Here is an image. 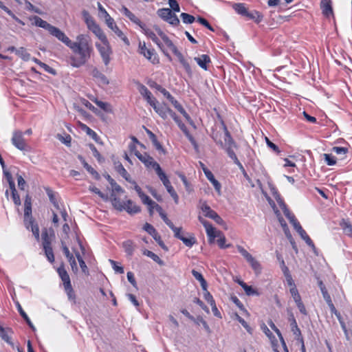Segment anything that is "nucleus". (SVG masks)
<instances>
[{
    "mask_svg": "<svg viewBox=\"0 0 352 352\" xmlns=\"http://www.w3.org/2000/svg\"><path fill=\"white\" fill-rule=\"evenodd\" d=\"M60 41L76 54L69 58V63L72 67H80L90 58L93 48L87 35L79 34L76 37V41L73 42L64 34Z\"/></svg>",
    "mask_w": 352,
    "mask_h": 352,
    "instance_id": "f257e3e1",
    "label": "nucleus"
},
{
    "mask_svg": "<svg viewBox=\"0 0 352 352\" xmlns=\"http://www.w3.org/2000/svg\"><path fill=\"white\" fill-rule=\"evenodd\" d=\"M223 134H219V133H214L212 135L213 140L223 148L227 153L228 155L233 160L234 163L238 166L245 177L248 178V175L243 166L242 164L238 160L234 149L237 148L236 142L232 139L227 126L223 124Z\"/></svg>",
    "mask_w": 352,
    "mask_h": 352,
    "instance_id": "f03ea898",
    "label": "nucleus"
},
{
    "mask_svg": "<svg viewBox=\"0 0 352 352\" xmlns=\"http://www.w3.org/2000/svg\"><path fill=\"white\" fill-rule=\"evenodd\" d=\"M162 40L164 42L166 45L173 52V53L177 57L179 61L184 67V69L188 74H192V69L190 64L184 58L182 54L177 50V47L173 44L172 41L166 34L162 38Z\"/></svg>",
    "mask_w": 352,
    "mask_h": 352,
    "instance_id": "7ed1b4c3",
    "label": "nucleus"
},
{
    "mask_svg": "<svg viewBox=\"0 0 352 352\" xmlns=\"http://www.w3.org/2000/svg\"><path fill=\"white\" fill-rule=\"evenodd\" d=\"M11 141L12 144L19 150L24 153L32 151L31 146L27 142L23 137V133L20 131H15L13 133Z\"/></svg>",
    "mask_w": 352,
    "mask_h": 352,
    "instance_id": "20e7f679",
    "label": "nucleus"
},
{
    "mask_svg": "<svg viewBox=\"0 0 352 352\" xmlns=\"http://www.w3.org/2000/svg\"><path fill=\"white\" fill-rule=\"evenodd\" d=\"M34 24L38 27L47 30L50 34L57 38L59 41L65 34L58 28L52 25L47 21L43 20L41 18L36 16H34Z\"/></svg>",
    "mask_w": 352,
    "mask_h": 352,
    "instance_id": "39448f33",
    "label": "nucleus"
},
{
    "mask_svg": "<svg viewBox=\"0 0 352 352\" xmlns=\"http://www.w3.org/2000/svg\"><path fill=\"white\" fill-rule=\"evenodd\" d=\"M96 47L98 50L100 55L105 66H107L111 61V56L113 51L109 41L102 43H96Z\"/></svg>",
    "mask_w": 352,
    "mask_h": 352,
    "instance_id": "423d86ee",
    "label": "nucleus"
},
{
    "mask_svg": "<svg viewBox=\"0 0 352 352\" xmlns=\"http://www.w3.org/2000/svg\"><path fill=\"white\" fill-rule=\"evenodd\" d=\"M157 15L164 21L173 26H177L180 21L177 15L170 8H161L157 12Z\"/></svg>",
    "mask_w": 352,
    "mask_h": 352,
    "instance_id": "0eeeda50",
    "label": "nucleus"
},
{
    "mask_svg": "<svg viewBox=\"0 0 352 352\" xmlns=\"http://www.w3.org/2000/svg\"><path fill=\"white\" fill-rule=\"evenodd\" d=\"M135 155L145 165L146 167H153L156 171L155 164H159L155 162L152 157H151L146 153L142 154L139 151H135Z\"/></svg>",
    "mask_w": 352,
    "mask_h": 352,
    "instance_id": "6e6552de",
    "label": "nucleus"
},
{
    "mask_svg": "<svg viewBox=\"0 0 352 352\" xmlns=\"http://www.w3.org/2000/svg\"><path fill=\"white\" fill-rule=\"evenodd\" d=\"M156 166V173L158 175L160 180L162 182L163 184L166 187L167 191L168 193L173 192L174 190L173 187L171 186V184L167 177L166 175L164 173V172L161 168L160 164H155Z\"/></svg>",
    "mask_w": 352,
    "mask_h": 352,
    "instance_id": "1a4fd4ad",
    "label": "nucleus"
},
{
    "mask_svg": "<svg viewBox=\"0 0 352 352\" xmlns=\"http://www.w3.org/2000/svg\"><path fill=\"white\" fill-rule=\"evenodd\" d=\"M107 26L112 30L115 34L119 36L126 44L129 45V39L125 36L124 33L118 28L117 25L115 23L113 18H109L106 21Z\"/></svg>",
    "mask_w": 352,
    "mask_h": 352,
    "instance_id": "9d476101",
    "label": "nucleus"
},
{
    "mask_svg": "<svg viewBox=\"0 0 352 352\" xmlns=\"http://www.w3.org/2000/svg\"><path fill=\"white\" fill-rule=\"evenodd\" d=\"M276 201L280 207V208L283 210V212L285 217L289 220L290 223L293 225V226L295 225V223H298V221L296 220L295 216L289 211V210L287 208L286 204L284 203V201L278 197V198H276Z\"/></svg>",
    "mask_w": 352,
    "mask_h": 352,
    "instance_id": "9b49d317",
    "label": "nucleus"
},
{
    "mask_svg": "<svg viewBox=\"0 0 352 352\" xmlns=\"http://www.w3.org/2000/svg\"><path fill=\"white\" fill-rule=\"evenodd\" d=\"M154 109L155 111L164 120H166L168 117L169 111L170 109L165 104H159L157 101L155 102V104L151 105Z\"/></svg>",
    "mask_w": 352,
    "mask_h": 352,
    "instance_id": "f8f14e48",
    "label": "nucleus"
},
{
    "mask_svg": "<svg viewBox=\"0 0 352 352\" xmlns=\"http://www.w3.org/2000/svg\"><path fill=\"white\" fill-rule=\"evenodd\" d=\"M138 90L140 94L146 100L147 102L151 106L155 104V102L157 101V100L152 96L151 92L145 85L140 84L138 86Z\"/></svg>",
    "mask_w": 352,
    "mask_h": 352,
    "instance_id": "ddd939ff",
    "label": "nucleus"
},
{
    "mask_svg": "<svg viewBox=\"0 0 352 352\" xmlns=\"http://www.w3.org/2000/svg\"><path fill=\"white\" fill-rule=\"evenodd\" d=\"M57 272L58 274L59 277L60 278L61 280L63 283L64 287H68L69 285H71V280L69 276L66 271L64 264L62 263L59 267L57 269Z\"/></svg>",
    "mask_w": 352,
    "mask_h": 352,
    "instance_id": "4468645a",
    "label": "nucleus"
},
{
    "mask_svg": "<svg viewBox=\"0 0 352 352\" xmlns=\"http://www.w3.org/2000/svg\"><path fill=\"white\" fill-rule=\"evenodd\" d=\"M289 321L290 322L291 330L293 334L295 336L296 340H301L302 338L300 329L298 328L296 320L292 313L290 314L289 317Z\"/></svg>",
    "mask_w": 352,
    "mask_h": 352,
    "instance_id": "2eb2a0df",
    "label": "nucleus"
},
{
    "mask_svg": "<svg viewBox=\"0 0 352 352\" xmlns=\"http://www.w3.org/2000/svg\"><path fill=\"white\" fill-rule=\"evenodd\" d=\"M204 174L206 178L212 184L215 190L217 192L219 195H221V184L214 178L212 173L209 169L204 168Z\"/></svg>",
    "mask_w": 352,
    "mask_h": 352,
    "instance_id": "dca6fc26",
    "label": "nucleus"
},
{
    "mask_svg": "<svg viewBox=\"0 0 352 352\" xmlns=\"http://www.w3.org/2000/svg\"><path fill=\"white\" fill-rule=\"evenodd\" d=\"M206 234L208 236V240L210 243H213L214 240L217 236H221L222 235V232L217 230L211 223L208 224V226L205 227Z\"/></svg>",
    "mask_w": 352,
    "mask_h": 352,
    "instance_id": "f3484780",
    "label": "nucleus"
},
{
    "mask_svg": "<svg viewBox=\"0 0 352 352\" xmlns=\"http://www.w3.org/2000/svg\"><path fill=\"white\" fill-rule=\"evenodd\" d=\"M199 208L204 212L206 217L212 219L217 212L212 210L206 201L200 200Z\"/></svg>",
    "mask_w": 352,
    "mask_h": 352,
    "instance_id": "a211bd4d",
    "label": "nucleus"
},
{
    "mask_svg": "<svg viewBox=\"0 0 352 352\" xmlns=\"http://www.w3.org/2000/svg\"><path fill=\"white\" fill-rule=\"evenodd\" d=\"M194 60L197 62L199 66L204 70L208 69V65L210 63V58L207 54H201L199 56L195 57Z\"/></svg>",
    "mask_w": 352,
    "mask_h": 352,
    "instance_id": "6ab92c4d",
    "label": "nucleus"
},
{
    "mask_svg": "<svg viewBox=\"0 0 352 352\" xmlns=\"http://www.w3.org/2000/svg\"><path fill=\"white\" fill-rule=\"evenodd\" d=\"M83 13H84V16H85V22H86L88 29L89 30H91L94 34V32H96L100 28L99 27V25L98 24H96L95 23L93 18H91L87 12L85 11Z\"/></svg>",
    "mask_w": 352,
    "mask_h": 352,
    "instance_id": "aec40b11",
    "label": "nucleus"
},
{
    "mask_svg": "<svg viewBox=\"0 0 352 352\" xmlns=\"http://www.w3.org/2000/svg\"><path fill=\"white\" fill-rule=\"evenodd\" d=\"M336 315V316L337 317L340 325H341V327L342 329V330L344 331V334H345V336L347 340H350L351 338H352V329H347L346 326V324L344 323L342 316H341V314L340 312L337 311L336 313L334 314Z\"/></svg>",
    "mask_w": 352,
    "mask_h": 352,
    "instance_id": "412c9836",
    "label": "nucleus"
},
{
    "mask_svg": "<svg viewBox=\"0 0 352 352\" xmlns=\"http://www.w3.org/2000/svg\"><path fill=\"white\" fill-rule=\"evenodd\" d=\"M124 210L129 214H137L140 212V207L137 206L131 200L129 199L126 201L124 205Z\"/></svg>",
    "mask_w": 352,
    "mask_h": 352,
    "instance_id": "4be33fe9",
    "label": "nucleus"
},
{
    "mask_svg": "<svg viewBox=\"0 0 352 352\" xmlns=\"http://www.w3.org/2000/svg\"><path fill=\"white\" fill-rule=\"evenodd\" d=\"M41 237H42V245H43V248H47L52 247V241L53 240V238L54 237V234L50 235L48 234L47 230H45L42 232Z\"/></svg>",
    "mask_w": 352,
    "mask_h": 352,
    "instance_id": "5701e85b",
    "label": "nucleus"
},
{
    "mask_svg": "<svg viewBox=\"0 0 352 352\" xmlns=\"http://www.w3.org/2000/svg\"><path fill=\"white\" fill-rule=\"evenodd\" d=\"M91 74L92 76L97 79L99 82L104 84L108 85L109 80L101 72H100L96 67H94L91 72Z\"/></svg>",
    "mask_w": 352,
    "mask_h": 352,
    "instance_id": "b1692460",
    "label": "nucleus"
},
{
    "mask_svg": "<svg viewBox=\"0 0 352 352\" xmlns=\"http://www.w3.org/2000/svg\"><path fill=\"white\" fill-rule=\"evenodd\" d=\"M122 12L128 17L132 22L140 26L142 22L133 14L127 8L123 6L121 10Z\"/></svg>",
    "mask_w": 352,
    "mask_h": 352,
    "instance_id": "393cba45",
    "label": "nucleus"
},
{
    "mask_svg": "<svg viewBox=\"0 0 352 352\" xmlns=\"http://www.w3.org/2000/svg\"><path fill=\"white\" fill-rule=\"evenodd\" d=\"M80 129L85 131L88 135L92 138V139L97 143L100 142V138L97 135V133L93 131L91 129H90L88 126H87L85 124L80 123Z\"/></svg>",
    "mask_w": 352,
    "mask_h": 352,
    "instance_id": "a878e982",
    "label": "nucleus"
},
{
    "mask_svg": "<svg viewBox=\"0 0 352 352\" xmlns=\"http://www.w3.org/2000/svg\"><path fill=\"white\" fill-rule=\"evenodd\" d=\"M147 60L151 63L155 65L159 63V58L153 49H148L146 52L142 54Z\"/></svg>",
    "mask_w": 352,
    "mask_h": 352,
    "instance_id": "bb28decb",
    "label": "nucleus"
},
{
    "mask_svg": "<svg viewBox=\"0 0 352 352\" xmlns=\"http://www.w3.org/2000/svg\"><path fill=\"white\" fill-rule=\"evenodd\" d=\"M78 159L82 164L84 168L91 173L96 179L100 178V175L96 170H95L85 160V159L82 156H78Z\"/></svg>",
    "mask_w": 352,
    "mask_h": 352,
    "instance_id": "cd10ccee",
    "label": "nucleus"
},
{
    "mask_svg": "<svg viewBox=\"0 0 352 352\" xmlns=\"http://www.w3.org/2000/svg\"><path fill=\"white\" fill-rule=\"evenodd\" d=\"M192 274L196 280L199 281L201 287L203 289V290L206 291L208 285L206 280L204 279L202 274L200 272L196 271L195 270H192Z\"/></svg>",
    "mask_w": 352,
    "mask_h": 352,
    "instance_id": "c85d7f7f",
    "label": "nucleus"
},
{
    "mask_svg": "<svg viewBox=\"0 0 352 352\" xmlns=\"http://www.w3.org/2000/svg\"><path fill=\"white\" fill-rule=\"evenodd\" d=\"M24 218L25 217H32V203L31 197L27 195L24 201Z\"/></svg>",
    "mask_w": 352,
    "mask_h": 352,
    "instance_id": "c756f323",
    "label": "nucleus"
},
{
    "mask_svg": "<svg viewBox=\"0 0 352 352\" xmlns=\"http://www.w3.org/2000/svg\"><path fill=\"white\" fill-rule=\"evenodd\" d=\"M172 104L175 107V109H177V111L181 113L183 116L185 118V119L190 123L192 122V120L190 117V116L187 113L186 110L183 108V107L178 102L177 100L172 101Z\"/></svg>",
    "mask_w": 352,
    "mask_h": 352,
    "instance_id": "7c9ffc66",
    "label": "nucleus"
},
{
    "mask_svg": "<svg viewBox=\"0 0 352 352\" xmlns=\"http://www.w3.org/2000/svg\"><path fill=\"white\" fill-rule=\"evenodd\" d=\"M122 247L124 249L125 252L129 256H132L135 250V246L132 241L127 240L122 243Z\"/></svg>",
    "mask_w": 352,
    "mask_h": 352,
    "instance_id": "2f4dec72",
    "label": "nucleus"
},
{
    "mask_svg": "<svg viewBox=\"0 0 352 352\" xmlns=\"http://www.w3.org/2000/svg\"><path fill=\"white\" fill-rule=\"evenodd\" d=\"M321 7L324 14L329 16L333 14V9L331 6V2L327 0H322L321 2Z\"/></svg>",
    "mask_w": 352,
    "mask_h": 352,
    "instance_id": "473e14b6",
    "label": "nucleus"
},
{
    "mask_svg": "<svg viewBox=\"0 0 352 352\" xmlns=\"http://www.w3.org/2000/svg\"><path fill=\"white\" fill-rule=\"evenodd\" d=\"M340 226L346 235L352 237V225L349 221L342 219Z\"/></svg>",
    "mask_w": 352,
    "mask_h": 352,
    "instance_id": "72a5a7b5",
    "label": "nucleus"
},
{
    "mask_svg": "<svg viewBox=\"0 0 352 352\" xmlns=\"http://www.w3.org/2000/svg\"><path fill=\"white\" fill-rule=\"evenodd\" d=\"M143 254L152 258L155 262H156L161 266L164 265V261L162 259H160V257L157 254H155V253H153V252H151L150 250H144L143 251Z\"/></svg>",
    "mask_w": 352,
    "mask_h": 352,
    "instance_id": "f704fd0d",
    "label": "nucleus"
},
{
    "mask_svg": "<svg viewBox=\"0 0 352 352\" xmlns=\"http://www.w3.org/2000/svg\"><path fill=\"white\" fill-rule=\"evenodd\" d=\"M45 191H46V193H47V196L49 197V199H50V201L52 202V204L54 205V206L56 208L59 210L60 209L59 205L56 199V195H55L54 192L50 188H46Z\"/></svg>",
    "mask_w": 352,
    "mask_h": 352,
    "instance_id": "c9c22d12",
    "label": "nucleus"
},
{
    "mask_svg": "<svg viewBox=\"0 0 352 352\" xmlns=\"http://www.w3.org/2000/svg\"><path fill=\"white\" fill-rule=\"evenodd\" d=\"M17 308H18V311L20 313V315L22 316V318L25 320V322H27V324H28V326L33 330L35 329L34 328V326L33 325L32 322H31L30 319L29 318V317L28 316V315L26 314V313L23 311V309H22L21 305L18 302L17 303Z\"/></svg>",
    "mask_w": 352,
    "mask_h": 352,
    "instance_id": "e433bc0d",
    "label": "nucleus"
},
{
    "mask_svg": "<svg viewBox=\"0 0 352 352\" xmlns=\"http://www.w3.org/2000/svg\"><path fill=\"white\" fill-rule=\"evenodd\" d=\"M248 262L251 265L252 270L255 272L256 274L261 273V267L258 261H257L253 256H252Z\"/></svg>",
    "mask_w": 352,
    "mask_h": 352,
    "instance_id": "4c0bfd02",
    "label": "nucleus"
},
{
    "mask_svg": "<svg viewBox=\"0 0 352 352\" xmlns=\"http://www.w3.org/2000/svg\"><path fill=\"white\" fill-rule=\"evenodd\" d=\"M106 179H107V181L109 182V184H111V187H112V190H113V192H123V190L122 188V187L118 185L113 179H112L111 177V176L109 175H107L106 176Z\"/></svg>",
    "mask_w": 352,
    "mask_h": 352,
    "instance_id": "58836bf2",
    "label": "nucleus"
},
{
    "mask_svg": "<svg viewBox=\"0 0 352 352\" xmlns=\"http://www.w3.org/2000/svg\"><path fill=\"white\" fill-rule=\"evenodd\" d=\"M16 54L21 57L24 60H28L30 59V54L27 52V50L24 47H19L16 50Z\"/></svg>",
    "mask_w": 352,
    "mask_h": 352,
    "instance_id": "ea45409f",
    "label": "nucleus"
},
{
    "mask_svg": "<svg viewBox=\"0 0 352 352\" xmlns=\"http://www.w3.org/2000/svg\"><path fill=\"white\" fill-rule=\"evenodd\" d=\"M233 8L238 14L245 16L248 9L245 8L243 3H235L233 6Z\"/></svg>",
    "mask_w": 352,
    "mask_h": 352,
    "instance_id": "a19ab883",
    "label": "nucleus"
},
{
    "mask_svg": "<svg viewBox=\"0 0 352 352\" xmlns=\"http://www.w3.org/2000/svg\"><path fill=\"white\" fill-rule=\"evenodd\" d=\"M76 256L79 262L80 267L83 273L88 275L89 274V270L88 267L85 263V262L83 261L82 258L81 257L79 252L76 253Z\"/></svg>",
    "mask_w": 352,
    "mask_h": 352,
    "instance_id": "79ce46f5",
    "label": "nucleus"
},
{
    "mask_svg": "<svg viewBox=\"0 0 352 352\" xmlns=\"http://www.w3.org/2000/svg\"><path fill=\"white\" fill-rule=\"evenodd\" d=\"M147 133L148 134L149 138L151 140V141H152L153 145L155 146V147L156 148V149L159 150V151L162 150V146L161 144L158 142L156 135L149 130H147Z\"/></svg>",
    "mask_w": 352,
    "mask_h": 352,
    "instance_id": "37998d69",
    "label": "nucleus"
},
{
    "mask_svg": "<svg viewBox=\"0 0 352 352\" xmlns=\"http://www.w3.org/2000/svg\"><path fill=\"white\" fill-rule=\"evenodd\" d=\"M126 202L122 201L119 198L113 197L112 199V204L114 208L120 211L124 210V205Z\"/></svg>",
    "mask_w": 352,
    "mask_h": 352,
    "instance_id": "c03bdc74",
    "label": "nucleus"
},
{
    "mask_svg": "<svg viewBox=\"0 0 352 352\" xmlns=\"http://www.w3.org/2000/svg\"><path fill=\"white\" fill-rule=\"evenodd\" d=\"M151 40L159 47V48L162 51L164 54L168 58V60H172L171 56H170V54L167 52L165 51V50L164 48V45L162 44V43L160 42V41L157 38V36H155Z\"/></svg>",
    "mask_w": 352,
    "mask_h": 352,
    "instance_id": "a18cd8bd",
    "label": "nucleus"
},
{
    "mask_svg": "<svg viewBox=\"0 0 352 352\" xmlns=\"http://www.w3.org/2000/svg\"><path fill=\"white\" fill-rule=\"evenodd\" d=\"M140 27L142 29L144 34L149 38L152 39L153 38H154L156 36V34L154 33V32L153 30H151V29L148 28L146 26V25L144 24L143 23L140 25Z\"/></svg>",
    "mask_w": 352,
    "mask_h": 352,
    "instance_id": "49530a36",
    "label": "nucleus"
},
{
    "mask_svg": "<svg viewBox=\"0 0 352 352\" xmlns=\"http://www.w3.org/2000/svg\"><path fill=\"white\" fill-rule=\"evenodd\" d=\"M180 16L182 19V21L186 24H191L195 20V18L192 15H190V14H189L188 13H185V12H182Z\"/></svg>",
    "mask_w": 352,
    "mask_h": 352,
    "instance_id": "de8ad7c7",
    "label": "nucleus"
},
{
    "mask_svg": "<svg viewBox=\"0 0 352 352\" xmlns=\"http://www.w3.org/2000/svg\"><path fill=\"white\" fill-rule=\"evenodd\" d=\"M245 16H247L248 18H249L250 19H254L257 22H259L262 19V16L261 15V14L258 12L255 11V10H253L252 12L248 11Z\"/></svg>",
    "mask_w": 352,
    "mask_h": 352,
    "instance_id": "09e8293b",
    "label": "nucleus"
},
{
    "mask_svg": "<svg viewBox=\"0 0 352 352\" xmlns=\"http://www.w3.org/2000/svg\"><path fill=\"white\" fill-rule=\"evenodd\" d=\"M283 272L286 277L287 285L290 286V288L296 287V285L292 279L291 274L289 273L288 268L287 267L285 266Z\"/></svg>",
    "mask_w": 352,
    "mask_h": 352,
    "instance_id": "8fccbe9b",
    "label": "nucleus"
},
{
    "mask_svg": "<svg viewBox=\"0 0 352 352\" xmlns=\"http://www.w3.org/2000/svg\"><path fill=\"white\" fill-rule=\"evenodd\" d=\"M44 250V252H45V254L47 258V260L51 263H54V252H53V250H52V248L50 247V248H43Z\"/></svg>",
    "mask_w": 352,
    "mask_h": 352,
    "instance_id": "3c124183",
    "label": "nucleus"
},
{
    "mask_svg": "<svg viewBox=\"0 0 352 352\" xmlns=\"http://www.w3.org/2000/svg\"><path fill=\"white\" fill-rule=\"evenodd\" d=\"M94 102L96 103V104L98 107H99L100 109H102V110H104L107 112H110L111 111V109L110 108V104L107 102H104L98 100H96L94 101Z\"/></svg>",
    "mask_w": 352,
    "mask_h": 352,
    "instance_id": "603ef678",
    "label": "nucleus"
},
{
    "mask_svg": "<svg viewBox=\"0 0 352 352\" xmlns=\"http://www.w3.org/2000/svg\"><path fill=\"white\" fill-rule=\"evenodd\" d=\"M64 289L67 295L68 298L70 300H73L74 302H75L76 295H75V293H74V291L73 289L72 285H69L68 287H64Z\"/></svg>",
    "mask_w": 352,
    "mask_h": 352,
    "instance_id": "864d4df0",
    "label": "nucleus"
},
{
    "mask_svg": "<svg viewBox=\"0 0 352 352\" xmlns=\"http://www.w3.org/2000/svg\"><path fill=\"white\" fill-rule=\"evenodd\" d=\"M139 197L141 199L142 203L146 204L148 206V208L155 204V201H153L148 195L144 193H142Z\"/></svg>",
    "mask_w": 352,
    "mask_h": 352,
    "instance_id": "5fc2aeb1",
    "label": "nucleus"
},
{
    "mask_svg": "<svg viewBox=\"0 0 352 352\" xmlns=\"http://www.w3.org/2000/svg\"><path fill=\"white\" fill-rule=\"evenodd\" d=\"M89 190L97 195H98V196L100 197H101L103 200L104 201H107L108 199V196L104 195V193H102L98 188H96V186H90L89 187Z\"/></svg>",
    "mask_w": 352,
    "mask_h": 352,
    "instance_id": "6e6d98bb",
    "label": "nucleus"
},
{
    "mask_svg": "<svg viewBox=\"0 0 352 352\" xmlns=\"http://www.w3.org/2000/svg\"><path fill=\"white\" fill-rule=\"evenodd\" d=\"M143 229L147 232L152 236H155L157 232L155 229V228L150 223H146L144 225Z\"/></svg>",
    "mask_w": 352,
    "mask_h": 352,
    "instance_id": "4d7b16f0",
    "label": "nucleus"
},
{
    "mask_svg": "<svg viewBox=\"0 0 352 352\" xmlns=\"http://www.w3.org/2000/svg\"><path fill=\"white\" fill-rule=\"evenodd\" d=\"M195 319L197 320V322H194L195 324H197L198 325L201 324V326H203L204 329L208 333H210L211 332L208 324H207L206 321L204 320V318L202 317H198L197 318H195Z\"/></svg>",
    "mask_w": 352,
    "mask_h": 352,
    "instance_id": "13d9d810",
    "label": "nucleus"
},
{
    "mask_svg": "<svg viewBox=\"0 0 352 352\" xmlns=\"http://www.w3.org/2000/svg\"><path fill=\"white\" fill-rule=\"evenodd\" d=\"M324 159L329 166H333L336 164V157L333 156L331 154H324Z\"/></svg>",
    "mask_w": 352,
    "mask_h": 352,
    "instance_id": "bf43d9fd",
    "label": "nucleus"
},
{
    "mask_svg": "<svg viewBox=\"0 0 352 352\" xmlns=\"http://www.w3.org/2000/svg\"><path fill=\"white\" fill-rule=\"evenodd\" d=\"M10 189L12 190V198L14 203L16 206L21 205L20 197H19V194L17 193V191H16L15 187L11 188Z\"/></svg>",
    "mask_w": 352,
    "mask_h": 352,
    "instance_id": "052dcab7",
    "label": "nucleus"
},
{
    "mask_svg": "<svg viewBox=\"0 0 352 352\" xmlns=\"http://www.w3.org/2000/svg\"><path fill=\"white\" fill-rule=\"evenodd\" d=\"M238 252L246 259L248 261L252 256L242 246L236 245Z\"/></svg>",
    "mask_w": 352,
    "mask_h": 352,
    "instance_id": "680f3d73",
    "label": "nucleus"
},
{
    "mask_svg": "<svg viewBox=\"0 0 352 352\" xmlns=\"http://www.w3.org/2000/svg\"><path fill=\"white\" fill-rule=\"evenodd\" d=\"M187 247H192L195 243H196V239L195 237L193 236H190L189 238H187V237H185L184 236V237L181 240Z\"/></svg>",
    "mask_w": 352,
    "mask_h": 352,
    "instance_id": "e2e57ef3",
    "label": "nucleus"
},
{
    "mask_svg": "<svg viewBox=\"0 0 352 352\" xmlns=\"http://www.w3.org/2000/svg\"><path fill=\"white\" fill-rule=\"evenodd\" d=\"M289 291H290V294H291L294 300L295 301V302L297 301H300L301 300L300 295L299 294L296 287L290 288Z\"/></svg>",
    "mask_w": 352,
    "mask_h": 352,
    "instance_id": "0e129e2a",
    "label": "nucleus"
},
{
    "mask_svg": "<svg viewBox=\"0 0 352 352\" xmlns=\"http://www.w3.org/2000/svg\"><path fill=\"white\" fill-rule=\"evenodd\" d=\"M168 1L172 12H179L180 11L179 3L176 0H168Z\"/></svg>",
    "mask_w": 352,
    "mask_h": 352,
    "instance_id": "69168bd1",
    "label": "nucleus"
},
{
    "mask_svg": "<svg viewBox=\"0 0 352 352\" xmlns=\"http://www.w3.org/2000/svg\"><path fill=\"white\" fill-rule=\"evenodd\" d=\"M0 336L6 342L11 343L10 337L8 336L7 331L2 327H0Z\"/></svg>",
    "mask_w": 352,
    "mask_h": 352,
    "instance_id": "338daca9",
    "label": "nucleus"
},
{
    "mask_svg": "<svg viewBox=\"0 0 352 352\" xmlns=\"http://www.w3.org/2000/svg\"><path fill=\"white\" fill-rule=\"evenodd\" d=\"M94 34L100 40L101 43L107 42V41H108L105 34L103 32L101 28L94 32Z\"/></svg>",
    "mask_w": 352,
    "mask_h": 352,
    "instance_id": "774afa93",
    "label": "nucleus"
}]
</instances>
